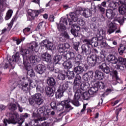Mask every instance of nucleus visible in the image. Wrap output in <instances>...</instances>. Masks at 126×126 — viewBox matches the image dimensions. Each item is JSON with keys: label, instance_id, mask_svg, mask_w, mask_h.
I'll return each instance as SVG.
<instances>
[{"label": "nucleus", "instance_id": "1", "mask_svg": "<svg viewBox=\"0 0 126 126\" xmlns=\"http://www.w3.org/2000/svg\"><path fill=\"white\" fill-rule=\"evenodd\" d=\"M23 80V81H22ZM24 80H28V83H24ZM12 86L15 89L19 85V88L24 92H29L30 91V86L32 85L33 81L29 78H27L23 76L17 78L14 81H12Z\"/></svg>", "mask_w": 126, "mask_h": 126}, {"label": "nucleus", "instance_id": "2", "mask_svg": "<svg viewBox=\"0 0 126 126\" xmlns=\"http://www.w3.org/2000/svg\"><path fill=\"white\" fill-rule=\"evenodd\" d=\"M28 113H25L21 115V118H19V114L17 113H10L9 119H4L3 120V125L7 126V124H18L17 126H22V123L25 122V119H27L29 116Z\"/></svg>", "mask_w": 126, "mask_h": 126}, {"label": "nucleus", "instance_id": "3", "mask_svg": "<svg viewBox=\"0 0 126 126\" xmlns=\"http://www.w3.org/2000/svg\"><path fill=\"white\" fill-rule=\"evenodd\" d=\"M92 85L94 87L91 88L88 92H85L84 93L82 92V94H81L80 97H81L83 100H89L90 99V95H94V94H96L97 92L99 89H104L105 88V84L103 83V82H97L94 81L91 82Z\"/></svg>", "mask_w": 126, "mask_h": 126}, {"label": "nucleus", "instance_id": "4", "mask_svg": "<svg viewBox=\"0 0 126 126\" xmlns=\"http://www.w3.org/2000/svg\"><path fill=\"white\" fill-rule=\"evenodd\" d=\"M80 83H81V80L74 79L73 90L75 94L72 100V103L76 107H79L80 106L79 101L80 99V96L82 94V89L80 87Z\"/></svg>", "mask_w": 126, "mask_h": 126}, {"label": "nucleus", "instance_id": "5", "mask_svg": "<svg viewBox=\"0 0 126 126\" xmlns=\"http://www.w3.org/2000/svg\"><path fill=\"white\" fill-rule=\"evenodd\" d=\"M19 52H17L12 57H7V61H4L0 65V68H4V69H6L8 67V65H11L12 68H14V66H13L12 63H17L19 61Z\"/></svg>", "mask_w": 126, "mask_h": 126}, {"label": "nucleus", "instance_id": "6", "mask_svg": "<svg viewBox=\"0 0 126 126\" xmlns=\"http://www.w3.org/2000/svg\"><path fill=\"white\" fill-rule=\"evenodd\" d=\"M32 117L34 118H37L34 120L35 123H38V122H42V121H45L47 119L49 118V114L46 111L45 107L43 106L38 108L37 110V114L33 113Z\"/></svg>", "mask_w": 126, "mask_h": 126}, {"label": "nucleus", "instance_id": "7", "mask_svg": "<svg viewBox=\"0 0 126 126\" xmlns=\"http://www.w3.org/2000/svg\"><path fill=\"white\" fill-rule=\"evenodd\" d=\"M71 104L74 105L72 102V100H71L70 98H68L66 100L62 101L61 102H58L57 104L56 110L61 111H63L65 108L66 113H68L71 110H73V107L71 106Z\"/></svg>", "mask_w": 126, "mask_h": 126}, {"label": "nucleus", "instance_id": "8", "mask_svg": "<svg viewBox=\"0 0 126 126\" xmlns=\"http://www.w3.org/2000/svg\"><path fill=\"white\" fill-rule=\"evenodd\" d=\"M37 47H38V43L35 41H33L29 45V50L24 49L23 48H20V53L21 55L23 56L24 61H27L24 60V57H26V58H29V56H30L31 53H32V52L33 51H35Z\"/></svg>", "mask_w": 126, "mask_h": 126}, {"label": "nucleus", "instance_id": "9", "mask_svg": "<svg viewBox=\"0 0 126 126\" xmlns=\"http://www.w3.org/2000/svg\"><path fill=\"white\" fill-rule=\"evenodd\" d=\"M104 58H105V56L103 55L102 56H97L96 54H93L88 58V63H89L91 66H95L96 64H99L102 63Z\"/></svg>", "mask_w": 126, "mask_h": 126}, {"label": "nucleus", "instance_id": "10", "mask_svg": "<svg viewBox=\"0 0 126 126\" xmlns=\"http://www.w3.org/2000/svg\"><path fill=\"white\" fill-rule=\"evenodd\" d=\"M27 21H33V20H35V18L38 17L39 14H40V11L29 9L27 11Z\"/></svg>", "mask_w": 126, "mask_h": 126}, {"label": "nucleus", "instance_id": "11", "mask_svg": "<svg viewBox=\"0 0 126 126\" xmlns=\"http://www.w3.org/2000/svg\"><path fill=\"white\" fill-rule=\"evenodd\" d=\"M106 34V31L103 30H100L98 34L97 35L96 41H94V47H98L100 44L104 42L103 36H105Z\"/></svg>", "mask_w": 126, "mask_h": 126}, {"label": "nucleus", "instance_id": "12", "mask_svg": "<svg viewBox=\"0 0 126 126\" xmlns=\"http://www.w3.org/2000/svg\"><path fill=\"white\" fill-rule=\"evenodd\" d=\"M23 64L25 69L27 70L28 75H29L30 77H35L36 74H35L34 70L32 69V66L30 65V63H29L28 61H23Z\"/></svg>", "mask_w": 126, "mask_h": 126}, {"label": "nucleus", "instance_id": "13", "mask_svg": "<svg viewBox=\"0 0 126 126\" xmlns=\"http://www.w3.org/2000/svg\"><path fill=\"white\" fill-rule=\"evenodd\" d=\"M57 28L60 32H63L66 30V27L65 25H67V19L66 18H61L60 19V24L57 23Z\"/></svg>", "mask_w": 126, "mask_h": 126}, {"label": "nucleus", "instance_id": "14", "mask_svg": "<svg viewBox=\"0 0 126 126\" xmlns=\"http://www.w3.org/2000/svg\"><path fill=\"white\" fill-rule=\"evenodd\" d=\"M42 47H44L46 49V50H49L50 51H53L54 50L55 47H54V43L53 42L48 40L45 39L42 41Z\"/></svg>", "mask_w": 126, "mask_h": 126}, {"label": "nucleus", "instance_id": "15", "mask_svg": "<svg viewBox=\"0 0 126 126\" xmlns=\"http://www.w3.org/2000/svg\"><path fill=\"white\" fill-rule=\"evenodd\" d=\"M29 59L31 63H32L34 65H35L37 63L41 62V58L37 55H33L32 54V52L29 56Z\"/></svg>", "mask_w": 126, "mask_h": 126}, {"label": "nucleus", "instance_id": "16", "mask_svg": "<svg viewBox=\"0 0 126 126\" xmlns=\"http://www.w3.org/2000/svg\"><path fill=\"white\" fill-rule=\"evenodd\" d=\"M122 3H123V1L121 0H114L112 2H110L109 4V9L111 10H115V9H117L118 8V6L119 5H121Z\"/></svg>", "mask_w": 126, "mask_h": 126}, {"label": "nucleus", "instance_id": "17", "mask_svg": "<svg viewBox=\"0 0 126 126\" xmlns=\"http://www.w3.org/2000/svg\"><path fill=\"white\" fill-rule=\"evenodd\" d=\"M94 40H96V37H93L91 39L89 38H85L83 40V43H84L87 48H92L94 47V44H95V41Z\"/></svg>", "mask_w": 126, "mask_h": 126}, {"label": "nucleus", "instance_id": "18", "mask_svg": "<svg viewBox=\"0 0 126 126\" xmlns=\"http://www.w3.org/2000/svg\"><path fill=\"white\" fill-rule=\"evenodd\" d=\"M73 63H74V60L73 59H70L69 60L64 62L63 63L64 69H66V70H69V69L72 68L73 66Z\"/></svg>", "mask_w": 126, "mask_h": 126}, {"label": "nucleus", "instance_id": "19", "mask_svg": "<svg viewBox=\"0 0 126 126\" xmlns=\"http://www.w3.org/2000/svg\"><path fill=\"white\" fill-rule=\"evenodd\" d=\"M80 30V27L77 24H74L71 26V33L74 37L78 36V31Z\"/></svg>", "mask_w": 126, "mask_h": 126}, {"label": "nucleus", "instance_id": "20", "mask_svg": "<svg viewBox=\"0 0 126 126\" xmlns=\"http://www.w3.org/2000/svg\"><path fill=\"white\" fill-rule=\"evenodd\" d=\"M32 97H33V99H34L36 105H38V106H40V105L43 104V98L42 94H35L34 95H33Z\"/></svg>", "mask_w": 126, "mask_h": 126}, {"label": "nucleus", "instance_id": "21", "mask_svg": "<svg viewBox=\"0 0 126 126\" xmlns=\"http://www.w3.org/2000/svg\"><path fill=\"white\" fill-rule=\"evenodd\" d=\"M41 59L47 63H52V55L49 53H44L41 55Z\"/></svg>", "mask_w": 126, "mask_h": 126}, {"label": "nucleus", "instance_id": "22", "mask_svg": "<svg viewBox=\"0 0 126 126\" xmlns=\"http://www.w3.org/2000/svg\"><path fill=\"white\" fill-rule=\"evenodd\" d=\"M34 70L39 74H43L46 70V66L42 64H39L34 67Z\"/></svg>", "mask_w": 126, "mask_h": 126}, {"label": "nucleus", "instance_id": "23", "mask_svg": "<svg viewBox=\"0 0 126 126\" xmlns=\"http://www.w3.org/2000/svg\"><path fill=\"white\" fill-rule=\"evenodd\" d=\"M82 54L85 56H89L91 54V47H88L85 45H82L81 46Z\"/></svg>", "mask_w": 126, "mask_h": 126}, {"label": "nucleus", "instance_id": "24", "mask_svg": "<svg viewBox=\"0 0 126 126\" xmlns=\"http://www.w3.org/2000/svg\"><path fill=\"white\" fill-rule=\"evenodd\" d=\"M79 14H80V10H76L75 13L71 12L69 14V15L72 20L74 21V22H76L79 18V15H78Z\"/></svg>", "mask_w": 126, "mask_h": 126}, {"label": "nucleus", "instance_id": "25", "mask_svg": "<svg viewBox=\"0 0 126 126\" xmlns=\"http://www.w3.org/2000/svg\"><path fill=\"white\" fill-rule=\"evenodd\" d=\"M107 60L108 62L114 64L118 63V58L113 54L109 55L107 58Z\"/></svg>", "mask_w": 126, "mask_h": 126}, {"label": "nucleus", "instance_id": "26", "mask_svg": "<svg viewBox=\"0 0 126 126\" xmlns=\"http://www.w3.org/2000/svg\"><path fill=\"white\" fill-rule=\"evenodd\" d=\"M125 1H123V3L121 4V5L119 8V11L120 14L126 16V4H125Z\"/></svg>", "mask_w": 126, "mask_h": 126}, {"label": "nucleus", "instance_id": "27", "mask_svg": "<svg viewBox=\"0 0 126 126\" xmlns=\"http://www.w3.org/2000/svg\"><path fill=\"white\" fill-rule=\"evenodd\" d=\"M116 30H117V26L115 24L111 23L109 24V28L107 30V34L111 35V34L114 33Z\"/></svg>", "mask_w": 126, "mask_h": 126}, {"label": "nucleus", "instance_id": "28", "mask_svg": "<svg viewBox=\"0 0 126 126\" xmlns=\"http://www.w3.org/2000/svg\"><path fill=\"white\" fill-rule=\"evenodd\" d=\"M8 110L11 112H10L9 115H10V114H13L15 113L14 112L17 110V103L15 104L13 103H10L8 104ZM9 118H10V116H9Z\"/></svg>", "mask_w": 126, "mask_h": 126}, {"label": "nucleus", "instance_id": "29", "mask_svg": "<svg viewBox=\"0 0 126 126\" xmlns=\"http://www.w3.org/2000/svg\"><path fill=\"white\" fill-rule=\"evenodd\" d=\"M45 92L48 97H53L55 95V91L53 90V88L47 87L45 88Z\"/></svg>", "mask_w": 126, "mask_h": 126}, {"label": "nucleus", "instance_id": "30", "mask_svg": "<svg viewBox=\"0 0 126 126\" xmlns=\"http://www.w3.org/2000/svg\"><path fill=\"white\" fill-rule=\"evenodd\" d=\"M94 77L98 80H102L104 79V73L99 70H96L95 71Z\"/></svg>", "mask_w": 126, "mask_h": 126}, {"label": "nucleus", "instance_id": "31", "mask_svg": "<svg viewBox=\"0 0 126 126\" xmlns=\"http://www.w3.org/2000/svg\"><path fill=\"white\" fill-rule=\"evenodd\" d=\"M46 83L48 86L54 87L55 85H56V80L53 77H49L46 80Z\"/></svg>", "mask_w": 126, "mask_h": 126}, {"label": "nucleus", "instance_id": "32", "mask_svg": "<svg viewBox=\"0 0 126 126\" xmlns=\"http://www.w3.org/2000/svg\"><path fill=\"white\" fill-rule=\"evenodd\" d=\"M64 72L68 78V79H73L74 76H75V74L74 73V71H70L69 70H65Z\"/></svg>", "mask_w": 126, "mask_h": 126}, {"label": "nucleus", "instance_id": "33", "mask_svg": "<svg viewBox=\"0 0 126 126\" xmlns=\"http://www.w3.org/2000/svg\"><path fill=\"white\" fill-rule=\"evenodd\" d=\"M106 15L109 20H112L114 18V16H115V13L113 11V10L108 9L106 10Z\"/></svg>", "mask_w": 126, "mask_h": 126}, {"label": "nucleus", "instance_id": "34", "mask_svg": "<svg viewBox=\"0 0 126 126\" xmlns=\"http://www.w3.org/2000/svg\"><path fill=\"white\" fill-rule=\"evenodd\" d=\"M67 88H68V84L67 83H64L59 86L58 90L59 91L64 93Z\"/></svg>", "mask_w": 126, "mask_h": 126}, {"label": "nucleus", "instance_id": "35", "mask_svg": "<svg viewBox=\"0 0 126 126\" xmlns=\"http://www.w3.org/2000/svg\"><path fill=\"white\" fill-rule=\"evenodd\" d=\"M63 57L62 55H55L53 58V63L54 64H57L60 63V61L62 60Z\"/></svg>", "mask_w": 126, "mask_h": 126}, {"label": "nucleus", "instance_id": "36", "mask_svg": "<svg viewBox=\"0 0 126 126\" xmlns=\"http://www.w3.org/2000/svg\"><path fill=\"white\" fill-rule=\"evenodd\" d=\"M74 71L78 74H81V73L84 71V69L82 66H77L74 68Z\"/></svg>", "mask_w": 126, "mask_h": 126}, {"label": "nucleus", "instance_id": "37", "mask_svg": "<svg viewBox=\"0 0 126 126\" xmlns=\"http://www.w3.org/2000/svg\"><path fill=\"white\" fill-rule=\"evenodd\" d=\"M83 15L84 17H86V18H88V17H90V16L92 15V12L91 10L87 9L83 11Z\"/></svg>", "mask_w": 126, "mask_h": 126}, {"label": "nucleus", "instance_id": "38", "mask_svg": "<svg viewBox=\"0 0 126 126\" xmlns=\"http://www.w3.org/2000/svg\"><path fill=\"white\" fill-rule=\"evenodd\" d=\"M110 75L112 77L113 79L118 81V80H120V78L118 76V71L116 70L112 71V72H110Z\"/></svg>", "mask_w": 126, "mask_h": 126}, {"label": "nucleus", "instance_id": "39", "mask_svg": "<svg viewBox=\"0 0 126 126\" xmlns=\"http://www.w3.org/2000/svg\"><path fill=\"white\" fill-rule=\"evenodd\" d=\"M118 63L121 64H124L125 66H126V59L123 58V57H119L117 59Z\"/></svg>", "mask_w": 126, "mask_h": 126}, {"label": "nucleus", "instance_id": "40", "mask_svg": "<svg viewBox=\"0 0 126 126\" xmlns=\"http://www.w3.org/2000/svg\"><path fill=\"white\" fill-rule=\"evenodd\" d=\"M98 46H100L101 48H105V49H113L114 48L108 45L107 43L104 42V41L100 43Z\"/></svg>", "mask_w": 126, "mask_h": 126}, {"label": "nucleus", "instance_id": "41", "mask_svg": "<svg viewBox=\"0 0 126 126\" xmlns=\"http://www.w3.org/2000/svg\"><path fill=\"white\" fill-rule=\"evenodd\" d=\"M126 46L123 44H120L119 48H118V52L120 55H123L124 54V52L126 50Z\"/></svg>", "mask_w": 126, "mask_h": 126}, {"label": "nucleus", "instance_id": "42", "mask_svg": "<svg viewBox=\"0 0 126 126\" xmlns=\"http://www.w3.org/2000/svg\"><path fill=\"white\" fill-rule=\"evenodd\" d=\"M12 13H13V11L12 10H9L7 13L5 17V20H8L9 19H10L11 18V16H12Z\"/></svg>", "mask_w": 126, "mask_h": 126}, {"label": "nucleus", "instance_id": "43", "mask_svg": "<svg viewBox=\"0 0 126 126\" xmlns=\"http://www.w3.org/2000/svg\"><path fill=\"white\" fill-rule=\"evenodd\" d=\"M16 20V18L14 17L12 18L10 22L8 24L7 30L10 31L11 28H12V26H13V23H14V21Z\"/></svg>", "mask_w": 126, "mask_h": 126}, {"label": "nucleus", "instance_id": "44", "mask_svg": "<svg viewBox=\"0 0 126 126\" xmlns=\"http://www.w3.org/2000/svg\"><path fill=\"white\" fill-rule=\"evenodd\" d=\"M58 50L60 53H63L65 50L63 44H59L58 46Z\"/></svg>", "mask_w": 126, "mask_h": 126}, {"label": "nucleus", "instance_id": "45", "mask_svg": "<svg viewBox=\"0 0 126 126\" xmlns=\"http://www.w3.org/2000/svg\"><path fill=\"white\" fill-rule=\"evenodd\" d=\"M68 56H70V58H68V59H75L74 57H75V54H74V53L73 52H69L68 53H67L66 54V55H64V57L66 59H67V57H68Z\"/></svg>", "mask_w": 126, "mask_h": 126}, {"label": "nucleus", "instance_id": "46", "mask_svg": "<svg viewBox=\"0 0 126 126\" xmlns=\"http://www.w3.org/2000/svg\"><path fill=\"white\" fill-rule=\"evenodd\" d=\"M63 92H62L58 90L56 94V97L57 99H61V98L63 96Z\"/></svg>", "mask_w": 126, "mask_h": 126}, {"label": "nucleus", "instance_id": "47", "mask_svg": "<svg viewBox=\"0 0 126 126\" xmlns=\"http://www.w3.org/2000/svg\"><path fill=\"white\" fill-rule=\"evenodd\" d=\"M77 22L78 24H79L81 26H83V25L85 24V22L84 21V20H83V18L82 17H80L78 18Z\"/></svg>", "mask_w": 126, "mask_h": 126}, {"label": "nucleus", "instance_id": "48", "mask_svg": "<svg viewBox=\"0 0 126 126\" xmlns=\"http://www.w3.org/2000/svg\"><path fill=\"white\" fill-rule=\"evenodd\" d=\"M5 1H6V0H0V10L1 11L3 10V7L5 6L6 4Z\"/></svg>", "mask_w": 126, "mask_h": 126}, {"label": "nucleus", "instance_id": "49", "mask_svg": "<svg viewBox=\"0 0 126 126\" xmlns=\"http://www.w3.org/2000/svg\"><path fill=\"white\" fill-rule=\"evenodd\" d=\"M82 78L83 80L85 82L89 81V80H90V76H88L86 73L83 75Z\"/></svg>", "mask_w": 126, "mask_h": 126}, {"label": "nucleus", "instance_id": "50", "mask_svg": "<svg viewBox=\"0 0 126 126\" xmlns=\"http://www.w3.org/2000/svg\"><path fill=\"white\" fill-rule=\"evenodd\" d=\"M31 31V26H28V27L25 28L23 29V32L24 35H27L28 32H30Z\"/></svg>", "mask_w": 126, "mask_h": 126}, {"label": "nucleus", "instance_id": "51", "mask_svg": "<svg viewBox=\"0 0 126 126\" xmlns=\"http://www.w3.org/2000/svg\"><path fill=\"white\" fill-rule=\"evenodd\" d=\"M97 9L102 14H104V13H105V10H106V9H105L104 7H102V6H101V5H97Z\"/></svg>", "mask_w": 126, "mask_h": 126}, {"label": "nucleus", "instance_id": "52", "mask_svg": "<svg viewBox=\"0 0 126 126\" xmlns=\"http://www.w3.org/2000/svg\"><path fill=\"white\" fill-rule=\"evenodd\" d=\"M102 71L103 72H104V73H106V74H108L110 73V68L106 65L105 68H103V69H102Z\"/></svg>", "mask_w": 126, "mask_h": 126}, {"label": "nucleus", "instance_id": "53", "mask_svg": "<svg viewBox=\"0 0 126 126\" xmlns=\"http://www.w3.org/2000/svg\"><path fill=\"white\" fill-rule=\"evenodd\" d=\"M82 87L83 90H87L89 88V83H88V82L84 83L83 86H82Z\"/></svg>", "mask_w": 126, "mask_h": 126}, {"label": "nucleus", "instance_id": "54", "mask_svg": "<svg viewBox=\"0 0 126 126\" xmlns=\"http://www.w3.org/2000/svg\"><path fill=\"white\" fill-rule=\"evenodd\" d=\"M58 78L60 80H64L65 79V75L63 73H60L58 75Z\"/></svg>", "mask_w": 126, "mask_h": 126}, {"label": "nucleus", "instance_id": "55", "mask_svg": "<svg viewBox=\"0 0 126 126\" xmlns=\"http://www.w3.org/2000/svg\"><path fill=\"white\" fill-rule=\"evenodd\" d=\"M74 46V49L76 51V52H78V48L79 47V42H76L74 43L73 44Z\"/></svg>", "mask_w": 126, "mask_h": 126}, {"label": "nucleus", "instance_id": "56", "mask_svg": "<svg viewBox=\"0 0 126 126\" xmlns=\"http://www.w3.org/2000/svg\"><path fill=\"white\" fill-rule=\"evenodd\" d=\"M83 59V57L82 55L80 54H78L75 59H73V60H74L75 61H81Z\"/></svg>", "mask_w": 126, "mask_h": 126}, {"label": "nucleus", "instance_id": "57", "mask_svg": "<svg viewBox=\"0 0 126 126\" xmlns=\"http://www.w3.org/2000/svg\"><path fill=\"white\" fill-rule=\"evenodd\" d=\"M126 18L123 17L122 18H121L120 19H118V21L119 23H120V25H123V24H124V22H125V21H126Z\"/></svg>", "mask_w": 126, "mask_h": 126}, {"label": "nucleus", "instance_id": "58", "mask_svg": "<svg viewBox=\"0 0 126 126\" xmlns=\"http://www.w3.org/2000/svg\"><path fill=\"white\" fill-rule=\"evenodd\" d=\"M123 110V108H120L116 110V119L117 120H119V118H118V117H119V115L120 114V112Z\"/></svg>", "mask_w": 126, "mask_h": 126}, {"label": "nucleus", "instance_id": "59", "mask_svg": "<svg viewBox=\"0 0 126 126\" xmlns=\"http://www.w3.org/2000/svg\"><path fill=\"white\" fill-rule=\"evenodd\" d=\"M90 10H91V11H93V12L94 13H95L96 12V11H97V7L95 6V5L94 4L92 5L91 6V8L90 9Z\"/></svg>", "mask_w": 126, "mask_h": 126}, {"label": "nucleus", "instance_id": "60", "mask_svg": "<svg viewBox=\"0 0 126 126\" xmlns=\"http://www.w3.org/2000/svg\"><path fill=\"white\" fill-rule=\"evenodd\" d=\"M125 67H126V66H124L123 65H117V69H119L120 71H123V70H125Z\"/></svg>", "mask_w": 126, "mask_h": 126}, {"label": "nucleus", "instance_id": "61", "mask_svg": "<svg viewBox=\"0 0 126 126\" xmlns=\"http://www.w3.org/2000/svg\"><path fill=\"white\" fill-rule=\"evenodd\" d=\"M44 89L40 86H37L36 87V91L37 92H39L40 93H43V91Z\"/></svg>", "mask_w": 126, "mask_h": 126}, {"label": "nucleus", "instance_id": "62", "mask_svg": "<svg viewBox=\"0 0 126 126\" xmlns=\"http://www.w3.org/2000/svg\"><path fill=\"white\" fill-rule=\"evenodd\" d=\"M50 106L51 108L53 109V110H57V103H56V102H51Z\"/></svg>", "mask_w": 126, "mask_h": 126}, {"label": "nucleus", "instance_id": "63", "mask_svg": "<svg viewBox=\"0 0 126 126\" xmlns=\"http://www.w3.org/2000/svg\"><path fill=\"white\" fill-rule=\"evenodd\" d=\"M59 40L61 42H65V41H66V38L64 37L63 35H62V33H61L59 37Z\"/></svg>", "mask_w": 126, "mask_h": 126}, {"label": "nucleus", "instance_id": "64", "mask_svg": "<svg viewBox=\"0 0 126 126\" xmlns=\"http://www.w3.org/2000/svg\"><path fill=\"white\" fill-rule=\"evenodd\" d=\"M86 74L90 76V78H92L93 77V75L94 74V72L93 70L89 71Z\"/></svg>", "mask_w": 126, "mask_h": 126}]
</instances>
